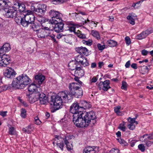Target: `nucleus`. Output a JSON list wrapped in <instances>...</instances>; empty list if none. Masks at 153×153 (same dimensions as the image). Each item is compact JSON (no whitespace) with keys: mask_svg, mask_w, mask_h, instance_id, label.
<instances>
[{"mask_svg":"<svg viewBox=\"0 0 153 153\" xmlns=\"http://www.w3.org/2000/svg\"><path fill=\"white\" fill-rule=\"evenodd\" d=\"M77 103H74L70 107V112L73 115V121L77 127H86L90 123L93 125L96 122L95 113L93 111L83 113Z\"/></svg>","mask_w":153,"mask_h":153,"instance_id":"obj_1","label":"nucleus"},{"mask_svg":"<svg viewBox=\"0 0 153 153\" xmlns=\"http://www.w3.org/2000/svg\"><path fill=\"white\" fill-rule=\"evenodd\" d=\"M83 91L81 86L71 94H68L67 90L59 92L55 96H51L49 103L56 111L62 108L63 103L70 102L73 97L80 98L83 95Z\"/></svg>","mask_w":153,"mask_h":153,"instance_id":"obj_2","label":"nucleus"},{"mask_svg":"<svg viewBox=\"0 0 153 153\" xmlns=\"http://www.w3.org/2000/svg\"><path fill=\"white\" fill-rule=\"evenodd\" d=\"M31 79L26 74H22L14 78L11 85H6L5 89H16L24 88L31 82Z\"/></svg>","mask_w":153,"mask_h":153,"instance_id":"obj_3","label":"nucleus"},{"mask_svg":"<svg viewBox=\"0 0 153 153\" xmlns=\"http://www.w3.org/2000/svg\"><path fill=\"white\" fill-rule=\"evenodd\" d=\"M73 136L69 135H67L65 138H62L60 136L57 135L55 136V141H56V145L57 146L63 151V147L65 146L63 143L64 141L65 144L67 149L68 151H71L73 149V145L70 140L71 139Z\"/></svg>","mask_w":153,"mask_h":153,"instance_id":"obj_4","label":"nucleus"},{"mask_svg":"<svg viewBox=\"0 0 153 153\" xmlns=\"http://www.w3.org/2000/svg\"><path fill=\"white\" fill-rule=\"evenodd\" d=\"M41 91V92L38 93L36 95L33 94L32 97L33 98H30L29 101L30 103H33L37 101L39 99V100L40 103L41 105H45L48 102V97L46 95L43 93Z\"/></svg>","mask_w":153,"mask_h":153,"instance_id":"obj_5","label":"nucleus"},{"mask_svg":"<svg viewBox=\"0 0 153 153\" xmlns=\"http://www.w3.org/2000/svg\"><path fill=\"white\" fill-rule=\"evenodd\" d=\"M49 14L51 17L49 22L52 24H56L62 22V14L59 11L54 10H51L49 12Z\"/></svg>","mask_w":153,"mask_h":153,"instance_id":"obj_6","label":"nucleus"},{"mask_svg":"<svg viewBox=\"0 0 153 153\" xmlns=\"http://www.w3.org/2000/svg\"><path fill=\"white\" fill-rule=\"evenodd\" d=\"M46 7L45 4L41 5L35 3L32 4L30 6L31 10L38 15H43L46 10Z\"/></svg>","mask_w":153,"mask_h":153,"instance_id":"obj_7","label":"nucleus"},{"mask_svg":"<svg viewBox=\"0 0 153 153\" xmlns=\"http://www.w3.org/2000/svg\"><path fill=\"white\" fill-rule=\"evenodd\" d=\"M28 90L29 93V94H27L26 95L27 97L28 98L29 101L30 100V98H33L32 97L33 94L36 95L38 93L41 92V91H42V89L40 88L39 86H37L34 83H32L29 85Z\"/></svg>","mask_w":153,"mask_h":153,"instance_id":"obj_8","label":"nucleus"},{"mask_svg":"<svg viewBox=\"0 0 153 153\" xmlns=\"http://www.w3.org/2000/svg\"><path fill=\"white\" fill-rule=\"evenodd\" d=\"M25 14L23 17L20 24L24 27H27L29 25H30L34 22V17L33 16Z\"/></svg>","mask_w":153,"mask_h":153,"instance_id":"obj_9","label":"nucleus"},{"mask_svg":"<svg viewBox=\"0 0 153 153\" xmlns=\"http://www.w3.org/2000/svg\"><path fill=\"white\" fill-rule=\"evenodd\" d=\"M4 12V16L7 18H14L16 15V10L10 7L5 8L3 10Z\"/></svg>","mask_w":153,"mask_h":153,"instance_id":"obj_10","label":"nucleus"},{"mask_svg":"<svg viewBox=\"0 0 153 153\" xmlns=\"http://www.w3.org/2000/svg\"><path fill=\"white\" fill-rule=\"evenodd\" d=\"M0 56V66L5 67L10 62V57L7 54H2Z\"/></svg>","mask_w":153,"mask_h":153,"instance_id":"obj_11","label":"nucleus"},{"mask_svg":"<svg viewBox=\"0 0 153 153\" xmlns=\"http://www.w3.org/2000/svg\"><path fill=\"white\" fill-rule=\"evenodd\" d=\"M3 74L4 76L8 78H13L16 74L14 70L11 68L7 67L4 71Z\"/></svg>","mask_w":153,"mask_h":153,"instance_id":"obj_12","label":"nucleus"},{"mask_svg":"<svg viewBox=\"0 0 153 153\" xmlns=\"http://www.w3.org/2000/svg\"><path fill=\"white\" fill-rule=\"evenodd\" d=\"M110 81L107 80L104 82L100 81L98 85V88L100 90L107 91L111 88L110 86Z\"/></svg>","mask_w":153,"mask_h":153,"instance_id":"obj_13","label":"nucleus"},{"mask_svg":"<svg viewBox=\"0 0 153 153\" xmlns=\"http://www.w3.org/2000/svg\"><path fill=\"white\" fill-rule=\"evenodd\" d=\"M98 149L97 147L87 146L84 149L83 153H98Z\"/></svg>","mask_w":153,"mask_h":153,"instance_id":"obj_14","label":"nucleus"},{"mask_svg":"<svg viewBox=\"0 0 153 153\" xmlns=\"http://www.w3.org/2000/svg\"><path fill=\"white\" fill-rule=\"evenodd\" d=\"M80 86L77 83L72 82L70 83L68 86L69 91H67L68 94H71L74 91L78 89Z\"/></svg>","mask_w":153,"mask_h":153,"instance_id":"obj_15","label":"nucleus"},{"mask_svg":"<svg viewBox=\"0 0 153 153\" xmlns=\"http://www.w3.org/2000/svg\"><path fill=\"white\" fill-rule=\"evenodd\" d=\"M75 50L76 52L81 55L82 54L86 56L89 55L88 50L85 47H78L75 48Z\"/></svg>","mask_w":153,"mask_h":153,"instance_id":"obj_16","label":"nucleus"},{"mask_svg":"<svg viewBox=\"0 0 153 153\" xmlns=\"http://www.w3.org/2000/svg\"><path fill=\"white\" fill-rule=\"evenodd\" d=\"M75 25L74 24L68 22L65 25L64 29L65 30L69 31L70 32H74L75 29Z\"/></svg>","mask_w":153,"mask_h":153,"instance_id":"obj_17","label":"nucleus"},{"mask_svg":"<svg viewBox=\"0 0 153 153\" xmlns=\"http://www.w3.org/2000/svg\"><path fill=\"white\" fill-rule=\"evenodd\" d=\"M19 9L20 13H23L25 14H30L32 12L29 10L26 9L25 5L22 3H21L18 8Z\"/></svg>","mask_w":153,"mask_h":153,"instance_id":"obj_18","label":"nucleus"},{"mask_svg":"<svg viewBox=\"0 0 153 153\" xmlns=\"http://www.w3.org/2000/svg\"><path fill=\"white\" fill-rule=\"evenodd\" d=\"M55 26L53 28L55 32L57 33H59L62 31L64 24L62 22L60 23H58L56 24H54Z\"/></svg>","mask_w":153,"mask_h":153,"instance_id":"obj_19","label":"nucleus"},{"mask_svg":"<svg viewBox=\"0 0 153 153\" xmlns=\"http://www.w3.org/2000/svg\"><path fill=\"white\" fill-rule=\"evenodd\" d=\"M36 80V82L38 83L37 85L40 86L45 79V76L42 74H38L36 75L34 77Z\"/></svg>","mask_w":153,"mask_h":153,"instance_id":"obj_20","label":"nucleus"},{"mask_svg":"<svg viewBox=\"0 0 153 153\" xmlns=\"http://www.w3.org/2000/svg\"><path fill=\"white\" fill-rule=\"evenodd\" d=\"M79 104L80 106V109L82 111L83 110V109L88 108L91 107L89 103L85 100L81 101L79 103Z\"/></svg>","mask_w":153,"mask_h":153,"instance_id":"obj_21","label":"nucleus"},{"mask_svg":"<svg viewBox=\"0 0 153 153\" xmlns=\"http://www.w3.org/2000/svg\"><path fill=\"white\" fill-rule=\"evenodd\" d=\"M85 74V71L82 69V67H78L75 71V74L76 76L82 77Z\"/></svg>","mask_w":153,"mask_h":153,"instance_id":"obj_22","label":"nucleus"},{"mask_svg":"<svg viewBox=\"0 0 153 153\" xmlns=\"http://www.w3.org/2000/svg\"><path fill=\"white\" fill-rule=\"evenodd\" d=\"M53 31L52 30H46V36L51 37L53 41L57 43V41L55 38V35L53 34Z\"/></svg>","mask_w":153,"mask_h":153,"instance_id":"obj_23","label":"nucleus"},{"mask_svg":"<svg viewBox=\"0 0 153 153\" xmlns=\"http://www.w3.org/2000/svg\"><path fill=\"white\" fill-rule=\"evenodd\" d=\"M150 33V31L148 30L143 31L136 36V39L139 40L145 38Z\"/></svg>","mask_w":153,"mask_h":153,"instance_id":"obj_24","label":"nucleus"},{"mask_svg":"<svg viewBox=\"0 0 153 153\" xmlns=\"http://www.w3.org/2000/svg\"><path fill=\"white\" fill-rule=\"evenodd\" d=\"M25 14L23 13H17L15 18V21L18 24H20Z\"/></svg>","mask_w":153,"mask_h":153,"instance_id":"obj_25","label":"nucleus"},{"mask_svg":"<svg viewBox=\"0 0 153 153\" xmlns=\"http://www.w3.org/2000/svg\"><path fill=\"white\" fill-rule=\"evenodd\" d=\"M46 31L43 29L38 30L37 32L38 37L39 38H44L46 36Z\"/></svg>","mask_w":153,"mask_h":153,"instance_id":"obj_26","label":"nucleus"},{"mask_svg":"<svg viewBox=\"0 0 153 153\" xmlns=\"http://www.w3.org/2000/svg\"><path fill=\"white\" fill-rule=\"evenodd\" d=\"M92 35L97 40L100 39V37L99 33L97 31L92 30L91 32Z\"/></svg>","mask_w":153,"mask_h":153,"instance_id":"obj_27","label":"nucleus"},{"mask_svg":"<svg viewBox=\"0 0 153 153\" xmlns=\"http://www.w3.org/2000/svg\"><path fill=\"white\" fill-rule=\"evenodd\" d=\"M33 128L31 125H29L27 127L23 128L22 131L25 132L30 134L33 130Z\"/></svg>","mask_w":153,"mask_h":153,"instance_id":"obj_28","label":"nucleus"},{"mask_svg":"<svg viewBox=\"0 0 153 153\" xmlns=\"http://www.w3.org/2000/svg\"><path fill=\"white\" fill-rule=\"evenodd\" d=\"M106 43L110 47L116 46L117 44V42H116L112 40H108L107 41Z\"/></svg>","mask_w":153,"mask_h":153,"instance_id":"obj_29","label":"nucleus"},{"mask_svg":"<svg viewBox=\"0 0 153 153\" xmlns=\"http://www.w3.org/2000/svg\"><path fill=\"white\" fill-rule=\"evenodd\" d=\"M77 64L76 62L74 63L73 62H70L68 64L69 69L71 70H74L75 69L76 70V68L78 67L77 65H76Z\"/></svg>","mask_w":153,"mask_h":153,"instance_id":"obj_30","label":"nucleus"},{"mask_svg":"<svg viewBox=\"0 0 153 153\" xmlns=\"http://www.w3.org/2000/svg\"><path fill=\"white\" fill-rule=\"evenodd\" d=\"M146 138L148 140H153V134H151L148 135V134H145L140 137V140H143L144 138Z\"/></svg>","mask_w":153,"mask_h":153,"instance_id":"obj_31","label":"nucleus"},{"mask_svg":"<svg viewBox=\"0 0 153 153\" xmlns=\"http://www.w3.org/2000/svg\"><path fill=\"white\" fill-rule=\"evenodd\" d=\"M76 34L77 36L80 39H87L86 37V35L82 33L79 30L77 31Z\"/></svg>","mask_w":153,"mask_h":153,"instance_id":"obj_32","label":"nucleus"},{"mask_svg":"<svg viewBox=\"0 0 153 153\" xmlns=\"http://www.w3.org/2000/svg\"><path fill=\"white\" fill-rule=\"evenodd\" d=\"M34 22H33V24H31L30 26L31 27V28H32L34 31H38L40 29V27L38 25L35 24Z\"/></svg>","mask_w":153,"mask_h":153,"instance_id":"obj_33","label":"nucleus"},{"mask_svg":"<svg viewBox=\"0 0 153 153\" xmlns=\"http://www.w3.org/2000/svg\"><path fill=\"white\" fill-rule=\"evenodd\" d=\"M134 17L133 16V15H128L127 17V19L129 21L130 24L132 25H134L135 23L134 20L133 19V17Z\"/></svg>","mask_w":153,"mask_h":153,"instance_id":"obj_34","label":"nucleus"},{"mask_svg":"<svg viewBox=\"0 0 153 153\" xmlns=\"http://www.w3.org/2000/svg\"><path fill=\"white\" fill-rule=\"evenodd\" d=\"M78 64L80 65L81 67V65L82 66L85 67L88 66L89 65V63L87 59L86 58L85 59H84V60H82V61H81L80 63H78Z\"/></svg>","mask_w":153,"mask_h":153,"instance_id":"obj_35","label":"nucleus"},{"mask_svg":"<svg viewBox=\"0 0 153 153\" xmlns=\"http://www.w3.org/2000/svg\"><path fill=\"white\" fill-rule=\"evenodd\" d=\"M126 123L123 122L122 123L120 124L118 127L119 129L123 131H126V128L125 126Z\"/></svg>","mask_w":153,"mask_h":153,"instance_id":"obj_36","label":"nucleus"},{"mask_svg":"<svg viewBox=\"0 0 153 153\" xmlns=\"http://www.w3.org/2000/svg\"><path fill=\"white\" fill-rule=\"evenodd\" d=\"M121 108V107L120 106H117L114 108V111L115 113L118 115H122V113L120 111V110Z\"/></svg>","mask_w":153,"mask_h":153,"instance_id":"obj_37","label":"nucleus"},{"mask_svg":"<svg viewBox=\"0 0 153 153\" xmlns=\"http://www.w3.org/2000/svg\"><path fill=\"white\" fill-rule=\"evenodd\" d=\"M8 133L11 135H14L16 134V131L14 128L13 127L9 128L8 129Z\"/></svg>","mask_w":153,"mask_h":153,"instance_id":"obj_38","label":"nucleus"},{"mask_svg":"<svg viewBox=\"0 0 153 153\" xmlns=\"http://www.w3.org/2000/svg\"><path fill=\"white\" fill-rule=\"evenodd\" d=\"M82 42L83 44H86L89 46H90L92 44V40L89 39L87 41L84 40H82Z\"/></svg>","mask_w":153,"mask_h":153,"instance_id":"obj_39","label":"nucleus"},{"mask_svg":"<svg viewBox=\"0 0 153 153\" xmlns=\"http://www.w3.org/2000/svg\"><path fill=\"white\" fill-rule=\"evenodd\" d=\"M142 140L145 143L146 146L148 147L151 146L153 143V142H152L149 140H147L146 138H145Z\"/></svg>","mask_w":153,"mask_h":153,"instance_id":"obj_40","label":"nucleus"},{"mask_svg":"<svg viewBox=\"0 0 153 153\" xmlns=\"http://www.w3.org/2000/svg\"><path fill=\"white\" fill-rule=\"evenodd\" d=\"M120 150L117 148H112L109 151V153H119Z\"/></svg>","mask_w":153,"mask_h":153,"instance_id":"obj_41","label":"nucleus"},{"mask_svg":"<svg viewBox=\"0 0 153 153\" xmlns=\"http://www.w3.org/2000/svg\"><path fill=\"white\" fill-rule=\"evenodd\" d=\"M26 111L24 108L21 110V116L23 118H25L26 117Z\"/></svg>","mask_w":153,"mask_h":153,"instance_id":"obj_42","label":"nucleus"},{"mask_svg":"<svg viewBox=\"0 0 153 153\" xmlns=\"http://www.w3.org/2000/svg\"><path fill=\"white\" fill-rule=\"evenodd\" d=\"M34 123L37 125H40L41 123V121L39 120L38 117H34Z\"/></svg>","mask_w":153,"mask_h":153,"instance_id":"obj_43","label":"nucleus"},{"mask_svg":"<svg viewBox=\"0 0 153 153\" xmlns=\"http://www.w3.org/2000/svg\"><path fill=\"white\" fill-rule=\"evenodd\" d=\"M127 84L126 82L125 81H123L122 82V86L121 88L122 89L125 90H127Z\"/></svg>","mask_w":153,"mask_h":153,"instance_id":"obj_44","label":"nucleus"},{"mask_svg":"<svg viewBox=\"0 0 153 153\" xmlns=\"http://www.w3.org/2000/svg\"><path fill=\"white\" fill-rule=\"evenodd\" d=\"M135 120L136 118H131L130 117H129L127 118V120L129 123V124H134Z\"/></svg>","mask_w":153,"mask_h":153,"instance_id":"obj_45","label":"nucleus"},{"mask_svg":"<svg viewBox=\"0 0 153 153\" xmlns=\"http://www.w3.org/2000/svg\"><path fill=\"white\" fill-rule=\"evenodd\" d=\"M138 149L142 152L145 150V147L143 144H140L138 146Z\"/></svg>","mask_w":153,"mask_h":153,"instance_id":"obj_46","label":"nucleus"},{"mask_svg":"<svg viewBox=\"0 0 153 153\" xmlns=\"http://www.w3.org/2000/svg\"><path fill=\"white\" fill-rule=\"evenodd\" d=\"M70 37L68 35H66L64 37L63 40L64 39L65 42L67 43H69L70 42Z\"/></svg>","mask_w":153,"mask_h":153,"instance_id":"obj_47","label":"nucleus"},{"mask_svg":"<svg viewBox=\"0 0 153 153\" xmlns=\"http://www.w3.org/2000/svg\"><path fill=\"white\" fill-rule=\"evenodd\" d=\"M125 39L127 45H129L131 43V41L130 38L128 36L125 37Z\"/></svg>","mask_w":153,"mask_h":153,"instance_id":"obj_48","label":"nucleus"},{"mask_svg":"<svg viewBox=\"0 0 153 153\" xmlns=\"http://www.w3.org/2000/svg\"><path fill=\"white\" fill-rule=\"evenodd\" d=\"M97 46L99 50L102 51L105 48V45H102L100 43H98L97 44Z\"/></svg>","mask_w":153,"mask_h":153,"instance_id":"obj_49","label":"nucleus"},{"mask_svg":"<svg viewBox=\"0 0 153 153\" xmlns=\"http://www.w3.org/2000/svg\"><path fill=\"white\" fill-rule=\"evenodd\" d=\"M117 140L120 144H122L124 145H126L127 144L126 141L123 139L120 138L117 139Z\"/></svg>","mask_w":153,"mask_h":153,"instance_id":"obj_50","label":"nucleus"},{"mask_svg":"<svg viewBox=\"0 0 153 153\" xmlns=\"http://www.w3.org/2000/svg\"><path fill=\"white\" fill-rule=\"evenodd\" d=\"M20 4V3L18 2H16L14 4L12 8H13L14 9L16 10V9H18L19 6Z\"/></svg>","mask_w":153,"mask_h":153,"instance_id":"obj_51","label":"nucleus"},{"mask_svg":"<svg viewBox=\"0 0 153 153\" xmlns=\"http://www.w3.org/2000/svg\"><path fill=\"white\" fill-rule=\"evenodd\" d=\"M127 126L129 129L133 130L134 129L135 126L134 124H129Z\"/></svg>","mask_w":153,"mask_h":153,"instance_id":"obj_52","label":"nucleus"},{"mask_svg":"<svg viewBox=\"0 0 153 153\" xmlns=\"http://www.w3.org/2000/svg\"><path fill=\"white\" fill-rule=\"evenodd\" d=\"M51 1L53 4L56 5L61 3V1L60 0H51Z\"/></svg>","mask_w":153,"mask_h":153,"instance_id":"obj_53","label":"nucleus"},{"mask_svg":"<svg viewBox=\"0 0 153 153\" xmlns=\"http://www.w3.org/2000/svg\"><path fill=\"white\" fill-rule=\"evenodd\" d=\"M65 36V35L63 34L62 33H60L58 34L57 36L56 37L58 39H60V38H62L63 39V37Z\"/></svg>","mask_w":153,"mask_h":153,"instance_id":"obj_54","label":"nucleus"},{"mask_svg":"<svg viewBox=\"0 0 153 153\" xmlns=\"http://www.w3.org/2000/svg\"><path fill=\"white\" fill-rule=\"evenodd\" d=\"M97 76H94L91 80V83H95L96 82L98 79Z\"/></svg>","mask_w":153,"mask_h":153,"instance_id":"obj_55","label":"nucleus"},{"mask_svg":"<svg viewBox=\"0 0 153 153\" xmlns=\"http://www.w3.org/2000/svg\"><path fill=\"white\" fill-rule=\"evenodd\" d=\"M7 111H2L0 112V115L3 117H5L7 115Z\"/></svg>","mask_w":153,"mask_h":153,"instance_id":"obj_56","label":"nucleus"},{"mask_svg":"<svg viewBox=\"0 0 153 153\" xmlns=\"http://www.w3.org/2000/svg\"><path fill=\"white\" fill-rule=\"evenodd\" d=\"M8 5L7 4V2H6V1H5L4 0H3V3L2 4V6L3 9L2 10H4V9L5 8H6L5 7H4L5 6L6 7H7V6Z\"/></svg>","mask_w":153,"mask_h":153,"instance_id":"obj_57","label":"nucleus"},{"mask_svg":"<svg viewBox=\"0 0 153 153\" xmlns=\"http://www.w3.org/2000/svg\"><path fill=\"white\" fill-rule=\"evenodd\" d=\"M83 56L82 55L80 54L78 55L77 57H76L75 60L76 61V63L78 62L79 60V59H81V58H82V57Z\"/></svg>","mask_w":153,"mask_h":153,"instance_id":"obj_58","label":"nucleus"},{"mask_svg":"<svg viewBox=\"0 0 153 153\" xmlns=\"http://www.w3.org/2000/svg\"><path fill=\"white\" fill-rule=\"evenodd\" d=\"M130 65V61L129 60L126 63L125 65V66L126 68H128Z\"/></svg>","mask_w":153,"mask_h":153,"instance_id":"obj_59","label":"nucleus"},{"mask_svg":"<svg viewBox=\"0 0 153 153\" xmlns=\"http://www.w3.org/2000/svg\"><path fill=\"white\" fill-rule=\"evenodd\" d=\"M131 67L133 68L136 69L137 68V65L136 63H133L131 65Z\"/></svg>","mask_w":153,"mask_h":153,"instance_id":"obj_60","label":"nucleus"},{"mask_svg":"<svg viewBox=\"0 0 153 153\" xmlns=\"http://www.w3.org/2000/svg\"><path fill=\"white\" fill-rule=\"evenodd\" d=\"M137 142V141L135 140H132L130 142L131 146V147H133L134 146L135 143Z\"/></svg>","mask_w":153,"mask_h":153,"instance_id":"obj_61","label":"nucleus"},{"mask_svg":"<svg viewBox=\"0 0 153 153\" xmlns=\"http://www.w3.org/2000/svg\"><path fill=\"white\" fill-rule=\"evenodd\" d=\"M142 54L144 56L146 55L147 54L148 52L146 50H143L141 51Z\"/></svg>","mask_w":153,"mask_h":153,"instance_id":"obj_62","label":"nucleus"},{"mask_svg":"<svg viewBox=\"0 0 153 153\" xmlns=\"http://www.w3.org/2000/svg\"><path fill=\"white\" fill-rule=\"evenodd\" d=\"M104 65V63L103 62H99L98 63V66L99 68H101L102 66Z\"/></svg>","mask_w":153,"mask_h":153,"instance_id":"obj_63","label":"nucleus"},{"mask_svg":"<svg viewBox=\"0 0 153 153\" xmlns=\"http://www.w3.org/2000/svg\"><path fill=\"white\" fill-rule=\"evenodd\" d=\"M97 66V65L95 62H93L91 64V68H95Z\"/></svg>","mask_w":153,"mask_h":153,"instance_id":"obj_64","label":"nucleus"}]
</instances>
